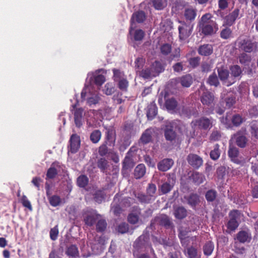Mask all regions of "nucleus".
Here are the masks:
<instances>
[{"label":"nucleus","mask_w":258,"mask_h":258,"mask_svg":"<svg viewBox=\"0 0 258 258\" xmlns=\"http://www.w3.org/2000/svg\"><path fill=\"white\" fill-rule=\"evenodd\" d=\"M235 44L239 51L245 53H251L257 49V43L246 37H239Z\"/></svg>","instance_id":"1"},{"label":"nucleus","mask_w":258,"mask_h":258,"mask_svg":"<svg viewBox=\"0 0 258 258\" xmlns=\"http://www.w3.org/2000/svg\"><path fill=\"white\" fill-rule=\"evenodd\" d=\"M246 135L247 130L245 127H241L233 135V139L238 147L241 148L246 147L248 141L246 136Z\"/></svg>","instance_id":"2"},{"label":"nucleus","mask_w":258,"mask_h":258,"mask_svg":"<svg viewBox=\"0 0 258 258\" xmlns=\"http://www.w3.org/2000/svg\"><path fill=\"white\" fill-rule=\"evenodd\" d=\"M176 127V124L174 121L166 123L164 128V135L166 141L171 143L175 141L177 136Z\"/></svg>","instance_id":"3"},{"label":"nucleus","mask_w":258,"mask_h":258,"mask_svg":"<svg viewBox=\"0 0 258 258\" xmlns=\"http://www.w3.org/2000/svg\"><path fill=\"white\" fill-rule=\"evenodd\" d=\"M191 124L194 127H198L200 130H208L213 126V118L203 116L193 120Z\"/></svg>","instance_id":"4"},{"label":"nucleus","mask_w":258,"mask_h":258,"mask_svg":"<svg viewBox=\"0 0 258 258\" xmlns=\"http://www.w3.org/2000/svg\"><path fill=\"white\" fill-rule=\"evenodd\" d=\"M179 23L180 24L178 27L179 38L181 40H184L191 34L193 25L182 21H179Z\"/></svg>","instance_id":"5"},{"label":"nucleus","mask_w":258,"mask_h":258,"mask_svg":"<svg viewBox=\"0 0 258 258\" xmlns=\"http://www.w3.org/2000/svg\"><path fill=\"white\" fill-rule=\"evenodd\" d=\"M240 213L238 210H234L229 214L230 219L228 222L227 227L228 229L234 231L239 226L238 220L240 218Z\"/></svg>","instance_id":"6"},{"label":"nucleus","mask_w":258,"mask_h":258,"mask_svg":"<svg viewBox=\"0 0 258 258\" xmlns=\"http://www.w3.org/2000/svg\"><path fill=\"white\" fill-rule=\"evenodd\" d=\"M146 19V15L143 11H138L134 12L131 19V27L129 31L130 34H132V31L134 30V24L136 22L142 23L144 22Z\"/></svg>","instance_id":"7"},{"label":"nucleus","mask_w":258,"mask_h":258,"mask_svg":"<svg viewBox=\"0 0 258 258\" xmlns=\"http://www.w3.org/2000/svg\"><path fill=\"white\" fill-rule=\"evenodd\" d=\"M228 156L232 162L237 164L241 163V160L240 157L239 149L234 146L229 145Z\"/></svg>","instance_id":"8"},{"label":"nucleus","mask_w":258,"mask_h":258,"mask_svg":"<svg viewBox=\"0 0 258 258\" xmlns=\"http://www.w3.org/2000/svg\"><path fill=\"white\" fill-rule=\"evenodd\" d=\"M69 151L73 154L77 153L80 147V138L77 134H73L69 141Z\"/></svg>","instance_id":"9"},{"label":"nucleus","mask_w":258,"mask_h":258,"mask_svg":"<svg viewBox=\"0 0 258 258\" xmlns=\"http://www.w3.org/2000/svg\"><path fill=\"white\" fill-rule=\"evenodd\" d=\"M240 10L238 8L235 9L232 12L230 13L224 18L223 26L226 25L228 27L232 26L239 16Z\"/></svg>","instance_id":"10"},{"label":"nucleus","mask_w":258,"mask_h":258,"mask_svg":"<svg viewBox=\"0 0 258 258\" xmlns=\"http://www.w3.org/2000/svg\"><path fill=\"white\" fill-rule=\"evenodd\" d=\"M188 163L194 168L198 169L201 166L203 163V159L199 155L195 154H189L187 157Z\"/></svg>","instance_id":"11"},{"label":"nucleus","mask_w":258,"mask_h":258,"mask_svg":"<svg viewBox=\"0 0 258 258\" xmlns=\"http://www.w3.org/2000/svg\"><path fill=\"white\" fill-rule=\"evenodd\" d=\"M199 31L205 36L212 35L214 33V28L217 26L216 22L211 24L198 25Z\"/></svg>","instance_id":"12"},{"label":"nucleus","mask_w":258,"mask_h":258,"mask_svg":"<svg viewBox=\"0 0 258 258\" xmlns=\"http://www.w3.org/2000/svg\"><path fill=\"white\" fill-rule=\"evenodd\" d=\"M100 215L95 214L91 212H87L83 214V221L85 224L89 227H91L95 223L98 217Z\"/></svg>","instance_id":"13"},{"label":"nucleus","mask_w":258,"mask_h":258,"mask_svg":"<svg viewBox=\"0 0 258 258\" xmlns=\"http://www.w3.org/2000/svg\"><path fill=\"white\" fill-rule=\"evenodd\" d=\"M149 238L148 236L142 234L135 241L134 247L138 250L146 248L148 245Z\"/></svg>","instance_id":"14"},{"label":"nucleus","mask_w":258,"mask_h":258,"mask_svg":"<svg viewBox=\"0 0 258 258\" xmlns=\"http://www.w3.org/2000/svg\"><path fill=\"white\" fill-rule=\"evenodd\" d=\"M214 94L208 91L204 92L201 96V101L204 105L212 106V105H214Z\"/></svg>","instance_id":"15"},{"label":"nucleus","mask_w":258,"mask_h":258,"mask_svg":"<svg viewBox=\"0 0 258 258\" xmlns=\"http://www.w3.org/2000/svg\"><path fill=\"white\" fill-rule=\"evenodd\" d=\"M174 164V161L170 158H165L157 164L159 170L165 172L169 170Z\"/></svg>","instance_id":"16"},{"label":"nucleus","mask_w":258,"mask_h":258,"mask_svg":"<svg viewBox=\"0 0 258 258\" xmlns=\"http://www.w3.org/2000/svg\"><path fill=\"white\" fill-rule=\"evenodd\" d=\"M133 156V152L131 151V149H130L122 162V168L123 169L132 168L135 166V163Z\"/></svg>","instance_id":"17"},{"label":"nucleus","mask_w":258,"mask_h":258,"mask_svg":"<svg viewBox=\"0 0 258 258\" xmlns=\"http://www.w3.org/2000/svg\"><path fill=\"white\" fill-rule=\"evenodd\" d=\"M59 163L58 162H53L50 167L48 169L46 174V180L54 179L58 174L56 167H59Z\"/></svg>","instance_id":"18"},{"label":"nucleus","mask_w":258,"mask_h":258,"mask_svg":"<svg viewBox=\"0 0 258 258\" xmlns=\"http://www.w3.org/2000/svg\"><path fill=\"white\" fill-rule=\"evenodd\" d=\"M155 220L160 225L164 226L166 229L170 228L173 225L170 218L166 215H162L159 217H157L155 218Z\"/></svg>","instance_id":"19"},{"label":"nucleus","mask_w":258,"mask_h":258,"mask_svg":"<svg viewBox=\"0 0 258 258\" xmlns=\"http://www.w3.org/2000/svg\"><path fill=\"white\" fill-rule=\"evenodd\" d=\"M197 15V10L191 7L185 8L183 16L186 21L191 22L194 21Z\"/></svg>","instance_id":"20"},{"label":"nucleus","mask_w":258,"mask_h":258,"mask_svg":"<svg viewBox=\"0 0 258 258\" xmlns=\"http://www.w3.org/2000/svg\"><path fill=\"white\" fill-rule=\"evenodd\" d=\"M104 142L108 144V146H113L115 142V132L111 128H106Z\"/></svg>","instance_id":"21"},{"label":"nucleus","mask_w":258,"mask_h":258,"mask_svg":"<svg viewBox=\"0 0 258 258\" xmlns=\"http://www.w3.org/2000/svg\"><path fill=\"white\" fill-rule=\"evenodd\" d=\"M188 3L185 0H175L172 7V12L178 14L188 6Z\"/></svg>","instance_id":"22"},{"label":"nucleus","mask_w":258,"mask_h":258,"mask_svg":"<svg viewBox=\"0 0 258 258\" xmlns=\"http://www.w3.org/2000/svg\"><path fill=\"white\" fill-rule=\"evenodd\" d=\"M157 114V107L154 102L149 104L147 109V117L149 120H152Z\"/></svg>","instance_id":"23"},{"label":"nucleus","mask_w":258,"mask_h":258,"mask_svg":"<svg viewBox=\"0 0 258 258\" xmlns=\"http://www.w3.org/2000/svg\"><path fill=\"white\" fill-rule=\"evenodd\" d=\"M213 51V46L210 44H204L199 46L198 52L199 54L203 56H209Z\"/></svg>","instance_id":"24"},{"label":"nucleus","mask_w":258,"mask_h":258,"mask_svg":"<svg viewBox=\"0 0 258 258\" xmlns=\"http://www.w3.org/2000/svg\"><path fill=\"white\" fill-rule=\"evenodd\" d=\"M152 129L148 128L142 134L140 141L143 145H146L152 142Z\"/></svg>","instance_id":"25"},{"label":"nucleus","mask_w":258,"mask_h":258,"mask_svg":"<svg viewBox=\"0 0 258 258\" xmlns=\"http://www.w3.org/2000/svg\"><path fill=\"white\" fill-rule=\"evenodd\" d=\"M217 72L220 80L223 83H226L229 76V71L224 67H221L217 68Z\"/></svg>","instance_id":"26"},{"label":"nucleus","mask_w":258,"mask_h":258,"mask_svg":"<svg viewBox=\"0 0 258 258\" xmlns=\"http://www.w3.org/2000/svg\"><path fill=\"white\" fill-rule=\"evenodd\" d=\"M236 239L240 243L249 242L251 239L250 234L245 231H240L236 234Z\"/></svg>","instance_id":"27"},{"label":"nucleus","mask_w":258,"mask_h":258,"mask_svg":"<svg viewBox=\"0 0 258 258\" xmlns=\"http://www.w3.org/2000/svg\"><path fill=\"white\" fill-rule=\"evenodd\" d=\"M146 169L144 164L138 165L134 170V177L136 179H140L143 177L146 173Z\"/></svg>","instance_id":"28"},{"label":"nucleus","mask_w":258,"mask_h":258,"mask_svg":"<svg viewBox=\"0 0 258 258\" xmlns=\"http://www.w3.org/2000/svg\"><path fill=\"white\" fill-rule=\"evenodd\" d=\"M175 217L179 220L185 218L187 216V211L183 207H178L174 211Z\"/></svg>","instance_id":"29"},{"label":"nucleus","mask_w":258,"mask_h":258,"mask_svg":"<svg viewBox=\"0 0 258 258\" xmlns=\"http://www.w3.org/2000/svg\"><path fill=\"white\" fill-rule=\"evenodd\" d=\"M151 68L155 77L164 70V68L162 64L158 60H156L152 63Z\"/></svg>","instance_id":"30"},{"label":"nucleus","mask_w":258,"mask_h":258,"mask_svg":"<svg viewBox=\"0 0 258 258\" xmlns=\"http://www.w3.org/2000/svg\"><path fill=\"white\" fill-rule=\"evenodd\" d=\"M238 59L239 63L244 66H249L252 59L251 55L245 52L240 53L239 55Z\"/></svg>","instance_id":"31"},{"label":"nucleus","mask_w":258,"mask_h":258,"mask_svg":"<svg viewBox=\"0 0 258 258\" xmlns=\"http://www.w3.org/2000/svg\"><path fill=\"white\" fill-rule=\"evenodd\" d=\"M236 96L233 94H230L224 99V102L225 103V108H230L236 103Z\"/></svg>","instance_id":"32"},{"label":"nucleus","mask_w":258,"mask_h":258,"mask_svg":"<svg viewBox=\"0 0 258 258\" xmlns=\"http://www.w3.org/2000/svg\"><path fill=\"white\" fill-rule=\"evenodd\" d=\"M220 155V145L218 144H216L213 147V149L210 153V157L211 159L216 161L219 159Z\"/></svg>","instance_id":"33"},{"label":"nucleus","mask_w":258,"mask_h":258,"mask_svg":"<svg viewBox=\"0 0 258 258\" xmlns=\"http://www.w3.org/2000/svg\"><path fill=\"white\" fill-rule=\"evenodd\" d=\"M66 253L69 257H76L79 256V253L77 246L76 245H71L68 247Z\"/></svg>","instance_id":"34"},{"label":"nucleus","mask_w":258,"mask_h":258,"mask_svg":"<svg viewBox=\"0 0 258 258\" xmlns=\"http://www.w3.org/2000/svg\"><path fill=\"white\" fill-rule=\"evenodd\" d=\"M193 182L198 185L202 183L205 179L204 175L198 172H194L190 176Z\"/></svg>","instance_id":"35"},{"label":"nucleus","mask_w":258,"mask_h":258,"mask_svg":"<svg viewBox=\"0 0 258 258\" xmlns=\"http://www.w3.org/2000/svg\"><path fill=\"white\" fill-rule=\"evenodd\" d=\"M135 196L141 203L149 204L151 203L152 200V198L148 194L145 195L142 193H137L135 194Z\"/></svg>","instance_id":"36"},{"label":"nucleus","mask_w":258,"mask_h":258,"mask_svg":"<svg viewBox=\"0 0 258 258\" xmlns=\"http://www.w3.org/2000/svg\"><path fill=\"white\" fill-rule=\"evenodd\" d=\"M102 137V134L100 130H95L90 134V140L94 144L98 143Z\"/></svg>","instance_id":"37"},{"label":"nucleus","mask_w":258,"mask_h":258,"mask_svg":"<svg viewBox=\"0 0 258 258\" xmlns=\"http://www.w3.org/2000/svg\"><path fill=\"white\" fill-rule=\"evenodd\" d=\"M173 187V184L170 183V180L168 178V181L163 183L159 188V190L162 194H166L170 192Z\"/></svg>","instance_id":"38"},{"label":"nucleus","mask_w":258,"mask_h":258,"mask_svg":"<svg viewBox=\"0 0 258 258\" xmlns=\"http://www.w3.org/2000/svg\"><path fill=\"white\" fill-rule=\"evenodd\" d=\"M245 119L241 115L239 114H234L231 118V121L232 124L235 126H239L243 122H244Z\"/></svg>","instance_id":"39"},{"label":"nucleus","mask_w":258,"mask_h":258,"mask_svg":"<svg viewBox=\"0 0 258 258\" xmlns=\"http://www.w3.org/2000/svg\"><path fill=\"white\" fill-rule=\"evenodd\" d=\"M180 80L181 85L184 87H189L192 83V78L189 74L181 77Z\"/></svg>","instance_id":"40"},{"label":"nucleus","mask_w":258,"mask_h":258,"mask_svg":"<svg viewBox=\"0 0 258 258\" xmlns=\"http://www.w3.org/2000/svg\"><path fill=\"white\" fill-rule=\"evenodd\" d=\"M230 70L231 72V74L233 77H241L242 71L241 67L239 66L237 64L231 66L230 67Z\"/></svg>","instance_id":"41"},{"label":"nucleus","mask_w":258,"mask_h":258,"mask_svg":"<svg viewBox=\"0 0 258 258\" xmlns=\"http://www.w3.org/2000/svg\"><path fill=\"white\" fill-rule=\"evenodd\" d=\"M178 103L174 98L167 99L165 101V105L168 110H173L177 106Z\"/></svg>","instance_id":"42"},{"label":"nucleus","mask_w":258,"mask_h":258,"mask_svg":"<svg viewBox=\"0 0 258 258\" xmlns=\"http://www.w3.org/2000/svg\"><path fill=\"white\" fill-rule=\"evenodd\" d=\"M187 201L190 206L195 207L200 202L199 196L197 194H191L188 197Z\"/></svg>","instance_id":"43"},{"label":"nucleus","mask_w":258,"mask_h":258,"mask_svg":"<svg viewBox=\"0 0 258 258\" xmlns=\"http://www.w3.org/2000/svg\"><path fill=\"white\" fill-rule=\"evenodd\" d=\"M112 72L113 74V80L115 82H117L125 78L124 72L120 70L114 68L112 69Z\"/></svg>","instance_id":"44"},{"label":"nucleus","mask_w":258,"mask_h":258,"mask_svg":"<svg viewBox=\"0 0 258 258\" xmlns=\"http://www.w3.org/2000/svg\"><path fill=\"white\" fill-rule=\"evenodd\" d=\"M107 222L105 219H100L99 220L96 225V230L98 232H104L107 227Z\"/></svg>","instance_id":"45"},{"label":"nucleus","mask_w":258,"mask_h":258,"mask_svg":"<svg viewBox=\"0 0 258 258\" xmlns=\"http://www.w3.org/2000/svg\"><path fill=\"white\" fill-rule=\"evenodd\" d=\"M140 75L145 79H148L152 77H155L151 67L150 68H145L142 70L140 73Z\"/></svg>","instance_id":"46"},{"label":"nucleus","mask_w":258,"mask_h":258,"mask_svg":"<svg viewBox=\"0 0 258 258\" xmlns=\"http://www.w3.org/2000/svg\"><path fill=\"white\" fill-rule=\"evenodd\" d=\"M77 185L80 187H86L89 182V178L85 175H81L77 180Z\"/></svg>","instance_id":"47"},{"label":"nucleus","mask_w":258,"mask_h":258,"mask_svg":"<svg viewBox=\"0 0 258 258\" xmlns=\"http://www.w3.org/2000/svg\"><path fill=\"white\" fill-rule=\"evenodd\" d=\"M207 83L210 86H214L216 87L219 86L220 84L219 81L215 73H213L209 76Z\"/></svg>","instance_id":"48"},{"label":"nucleus","mask_w":258,"mask_h":258,"mask_svg":"<svg viewBox=\"0 0 258 258\" xmlns=\"http://www.w3.org/2000/svg\"><path fill=\"white\" fill-rule=\"evenodd\" d=\"M189 232L190 230L189 228L184 229L183 227H181L179 229L178 237L182 245H183L184 243L186 235Z\"/></svg>","instance_id":"49"},{"label":"nucleus","mask_w":258,"mask_h":258,"mask_svg":"<svg viewBox=\"0 0 258 258\" xmlns=\"http://www.w3.org/2000/svg\"><path fill=\"white\" fill-rule=\"evenodd\" d=\"M186 253L188 258H200V256L198 255L197 249L192 246L187 248Z\"/></svg>","instance_id":"50"},{"label":"nucleus","mask_w":258,"mask_h":258,"mask_svg":"<svg viewBox=\"0 0 258 258\" xmlns=\"http://www.w3.org/2000/svg\"><path fill=\"white\" fill-rule=\"evenodd\" d=\"M212 15L211 14L208 13L203 15L200 21L198 22V25L211 24V22H215L214 21L211 20Z\"/></svg>","instance_id":"51"},{"label":"nucleus","mask_w":258,"mask_h":258,"mask_svg":"<svg viewBox=\"0 0 258 258\" xmlns=\"http://www.w3.org/2000/svg\"><path fill=\"white\" fill-rule=\"evenodd\" d=\"M217 196V192L214 189H209L205 194V198L208 202H212L214 201Z\"/></svg>","instance_id":"52"},{"label":"nucleus","mask_w":258,"mask_h":258,"mask_svg":"<svg viewBox=\"0 0 258 258\" xmlns=\"http://www.w3.org/2000/svg\"><path fill=\"white\" fill-rule=\"evenodd\" d=\"M50 205L54 207L59 206L61 203V199L59 196L52 195L48 199Z\"/></svg>","instance_id":"53"},{"label":"nucleus","mask_w":258,"mask_h":258,"mask_svg":"<svg viewBox=\"0 0 258 258\" xmlns=\"http://www.w3.org/2000/svg\"><path fill=\"white\" fill-rule=\"evenodd\" d=\"M167 0H152V3L155 9L161 10L167 6Z\"/></svg>","instance_id":"54"},{"label":"nucleus","mask_w":258,"mask_h":258,"mask_svg":"<svg viewBox=\"0 0 258 258\" xmlns=\"http://www.w3.org/2000/svg\"><path fill=\"white\" fill-rule=\"evenodd\" d=\"M97 165L101 171L104 172L108 167V161L105 158H101L98 160Z\"/></svg>","instance_id":"55"},{"label":"nucleus","mask_w":258,"mask_h":258,"mask_svg":"<svg viewBox=\"0 0 258 258\" xmlns=\"http://www.w3.org/2000/svg\"><path fill=\"white\" fill-rule=\"evenodd\" d=\"M214 245L211 241L207 242L203 246V251L205 255H210L214 250Z\"/></svg>","instance_id":"56"},{"label":"nucleus","mask_w":258,"mask_h":258,"mask_svg":"<svg viewBox=\"0 0 258 258\" xmlns=\"http://www.w3.org/2000/svg\"><path fill=\"white\" fill-rule=\"evenodd\" d=\"M232 31L229 27L223 29L220 32V37L223 39H228L232 37Z\"/></svg>","instance_id":"57"},{"label":"nucleus","mask_w":258,"mask_h":258,"mask_svg":"<svg viewBox=\"0 0 258 258\" xmlns=\"http://www.w3.org/2000/svg\"><path fill=\"white\" fill-rule=\"evenodd\" d=\"M160 50L162 55L167 56L169 55L171 52V45L168 43H164L161 45Z\"/></svg>","instance_id":"58"},{"label":"nucleus","mask_w":258,"mask_h":258,"mask_svg":"<svg viewBox=\"0 0 258 258\" xmlns=\"http://www.w3.org/2000/svg\"><path fill=\"white\" fill-rule=\"evenodd\" d=\"M105 198V194L103 190H97L94 194V199L95 202L100 204Z\"/></svg>","instance_id":"59"},{"label":"nucleus","mask_w":258,"mask_h":258,"mask_svg":"<svg viewBox=\"0 0 258 258\" xmlns=\"http://www.w3.org/2000/svg\"><path fill=\"white\" fill-rule=\"evenodd\" d=\"M117 82V87L120 90L124 92L127 91L129 84L128 81L127 80L126 78H124V79L120 80Z\"/></svg>","instance_id":"60"},{"label":"nucleus","mask_w":258,"mask_h":258,"mask_svg":"<svg viewBox=\"0 0 258 258\" xmlns=\"http://www.w3.org/2000/svg\"><path fill=\"white\" fill-rule=\"evenodd\" d=\"M201 58L199 56L190 57L188 59L189 67L192 69L198 67L200 63Z\"/></svg>","instance_id":"61"},{"label":"nucleus","mask_w":258,"mask_h":258,"mask_svg":"<svg viewBox=\"0 0 258 258\" xmlns=\"http://www.w3.org/2000/svg\"><path fill=\"white\" fill-rule=\"evenodd\" d=\"M145 36V32L141 29H137L135 31L133 35L134 40L136 41H140L143 40Z\"/></svg>","instance_id":"62"},{"label":"nucleus","mask_w":258,"mask_h":258,"mask_svg":"<svg viewBox=\"0 0 258 258\" xmlns=\"http://www.w3.org/2000/svg\"><path fill=\"white\" fill-rule=\"evenodd\" d=\"M92 81L95 85L100 86L105 81V78L103 75H97L93 77Z\"/></svg>","instance_id":"63"},{"label":"nucleus","mask_w":258,"mask_h":258,"mask_svg":"<svg viewBox=\"0 0 258 258\" xmlns=\"http://www.w3.org/2000/svg\"><path fill=\"white\" fill-rule=\"evenodd\" d=\"M250 133L252 137L258 139V123L255 121L251 123Z\"/></svg>","instance_id":"64"}]
</instances>
